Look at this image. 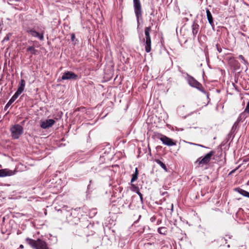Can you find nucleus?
<instances>
[{
	"instance_id": "f257e3e1",
	"label": "nucleus",
	"mask_w": 249,
	"mask_h": 249,
	"mask_svg": "<svg viewBox=\"0 0 249 249\" xmlns=\"http://www.w3.org/2000/svg\"><path fill=\"white\" fill-rule=\"evenodd\" d=\"M26 240L27 243L35 249H49L47 244L40 239L35 240L27 238Z\"/></svg>"
},
{
	"instance_id": "f03ea898",
	"label": "nucleus",
	"mask_w": 249,
	"mask_h": 249,
	"mask_svg": "<svg viewBox=\"0 0 249 249\" xmlns=\"http://www.w3.org/2000/svg\"><path fill=\"white\" fill-rule=\"evenodd\" d=\"M150 27H146L145 28V37L142 39V42L144 43L145 50L146 53H149L151 50V40L150 36Z\"/></svg>"
},
{
	"instance_id": "7ed1b4c3",
	"label": "nucleus",
	"mask_w": 249,
	"mask_h": 249,
	"mask_svg": "<svg viewBox=\"0 0 249 249\" xmlns=\"http://www.w3.org/2000/svg\"><path fill=\"white\" fill-rule=\"evenodd\" d=\"M214 154V152L211 151L207 153L204 157L199 158L196 161L195 163L197 164L199 167H202L209 163L212 157Z\"/></svg>"
},
{
	"instance_id": "20e7f679",
	"label": "nucleus",
	"mask_w": 249,
	"mask_h": 249,
	"mask_svg": "<svg viewBox=\"0 0 249 249\" xmlns=\"http://www.w3.org/2000/svg\"><path fill=\"white\" fill-rule=\"evenodd\" d=\"M134 12L137 18L138 24H139L140 19L142 18V10L140 0H133Z\"/></svg>"
},
{
	"instance_id": "39448f33",
	"label": "nucleus",
	"mask_w": 249,
	"mask_h": 249,
	"mask_svg": "<svg viewBox=\"0 0 249 249\" xmlns=\"http://www.w3.org/2000/svg\"><path fill=\"white\" fill-rule=\"evenodd\" d=\"M10 131L12 137L17 139L23 133V129L20 125L15 124L11 127Z\"/></svg>"
},
{
	"instance_id": "423d86ee",
	"label": "nucleus",
	"mask_w": 249,
	"mask_h": 249,
	"mask_svg": "<svg viewBox=\"0 0 249 249\" xmlns=\"http://www.w3.org/2000/svg\"><path fill=\"white\" fill-rule=\"evenodd\" d=\"M44 27L41 28L39 32L36 31L34 28L27 30V33L34 37L38 38L40 40H44Z\"/></svg>"
},
{
	"instance_id": "0eeeda50",
	"label": "nucleus",
	"mask_w": 249,
	"mask_h": 249,
	"mask_svg": "<svg viewBox=\"0 0 249 249\" xmlns=\"http://www.w3.org/2000/svg\"><path fill=\"white\" fill-rule=\"evenodd\" d=\"M156 138L160 139L162 142V143L165 145L171 146L176 145V142H174L172 139L161 134L158 133L156 135Z\"/></svg>"
},
{
	"instance_id": "6e6552de",
	"label": "nucleus",
	"mask_w": 249,
	"mask_h": 249,
	"mask_svg": "<svg viewBox=\"0 0 249 249\" xmlns=\"http://www.w3.org/2000/svg\"><path fill=\"white\" fill-rule=\"evenodd\" d=\"M77 77V75L74 73L68 71L63 73L62 76V80H70V79H76Z\"/></svg>"
},
{
	"instance_id": "1a4fd4ad",
	"label": "nucleus",
	"mask_w": 249,
	"mask_h": 249,
	"mask_svg": "<svg viewBox=\"0 0 249 249\" xmlns=\"http://www.w3.org/2000/svg\"><path fill=\"white\" fill-rule=\"evenodd\" d=\"M55 123L53 119H47L40 122V126L43 129L51 127Z\"/></svg>"
},
{
	"instance_id": "9d476101",
	"label": "nucleus",
	"mask_w": 249,
	"mask_h": 249,
	"mask_svg": "<svg viewBox=\"0 0 249 249\" xmlns=\"http://www.w3.org/2000/svg\"><path fill=\"white\" fill-rule=\"evenodd\" d=\"M16 171H12L8 169H0V177L11 176L16 173Z\"/></svg>"
},
{
	"instance_id": "9b49d317",
	"label": "nucleus",
	"mask_w": 249,
	"mask_h": 249,
	"mask_svg": "<svg viewBox=\"0 0 249 249\" xmlns=\"http://www.w3.org/2000/svg\"><path fill=\"white\" fill-rule=\"evenodd\" d=\"M188 81L191 86L197 89H199L200 87H201V85L192 76L188 77Z\"/></svg>"
},
{
	"instance_id": "f8f14e48",
	"label": "nucleus",
	"mask_w": 249,
	"mask_h": 249,
	"mask_svg": "<svg viewBox=\"0 0 249 249\" xmlns=\"http://www.w3.org/2000/svg\"><path fill=\"white\" fill-rule=\"evenodd\" d=\"M25 86V81L24 80L21 79L19 84L18 90L15 93L19 96L23 91Z\"/></svg>"
},
{
	"instance_id": "ddd939ff",
	"label": "nucleus",
	"mask_w": 249,
	"mask_h": 249,
	"mask_svg": "<svg viewBox=\"0 0 249 249\" xmlns=\"http://www.w3.org/2000/svg\"><path fill=\"white\" fill-rule=\"evenodd\" d=\"M230 63L231 66L234 68L235 70H237L240 68V64L234 58H231L230 60Z\"/></svg>"
},
{
	"instance_id": "4468645a",
	"label": "nucleus",
	"mask_w": 249,
	"mask_h": 249,
	"mask_svg": "<svg viewBox=\"0 0 249 249\" xmlns=\"http://www.w3.org/2000/svg\"><path fill=\"white\" fill-rule=\"evenodd\" d=\"M206 14H207V18L208 20L209 23L211 24V25L212 27L214 26L213 16H212V14L209 10H208V9L206 10Z\"/></svg>"
},
{
	"instance_id": "2eb2a0df",
	"label": "nucleus",
	"mask_w": 249,
	"mask_h": 249,
	"mask_svg": "<svg viewBox=\"0 0 249 249\" xmlns=\"http://www.w3.org/2000/svg\"><path fill=\"white\" fill-rule=\"evenodd\" d=\"M236 190L242 196H247L249 198V192L240 188H237L236 189Z\"/></svg>"
},
{
	"instance_id": "dca6fc26",
	"label": "nucleus",
	"mask_w": 249,
	"mask_h": 249,
	"mask_svg": "<svg viewBox=\"0 0 249 249\" xmlns=\"http://www.w3.org/2000/svg\"><path fill=\"white\" fill-rule=\"evenodd\" d=\"M158 232L162 235H166L167 233V229L164 227H161L158 229Z\"/></svg>"
},
{
	"instance_id": "f3484780",
	"label": "nucleus",
	"mask_w": 249,
	"mask_h": 249,
	"mask_svg": "<svg viewBox=\"0 0 249 249\" xmlns=\"http://www.w3.org/2000/svg\"><path fill=\"white\" fill-rule=\"evenodd\" d=\"M138 174H139L138 169L137 168H136L135 172L132 175V178L131 180V182H133L134 181H135V180H136L137 179L138 177Z\"/></svg>"
},
{
	"instance_id": "a211bd4d",
	"label": "nucleus",
	"mask_w": 249,
	"mask_h": 249,
	"mask_svg": "<svg viewBox=\"0 0 249 249\" xmlns=\"http://www.w3.org/2000/svg\"><path fill=\"white\" fill-rule=\"evenodd\" d=\"M155 162L158 163L159 165H160L161 167L166 172L167 171V168L166 166V165H165V164H164L161 161H160V160L159 159H156L155 160Z\"/></svg>"
},
{
	"instance_id": "6ab92c4d",
	"label": "nucleus",
	"mask_w": 249,
	"mask_h": 249,
	"mask_svg": "<svg viewBox=\"0 0 249 249\" xmlns=\"http://www.w3.org/2000/svg\"><path fill=\"white\" fill-rule=\"evenodd\" d=\"M27 51L30 52L32 54H36V53L38 52L37 50L35 49L34 46H29L27 48Z\"/></svg>"
},
{
	"instance_id": "aec40b11",
	"label": "nucleus",
	"mask_w": 249,
	"mask_h": 249,
	"mask_svg": "<svg viewBox=\"0 0 249 249\" xmlns=\"http://www.w3.org/2000/svg\"><path fill=\"white\" fill-rule=\"evenodd\" d=\"M192 30L194 35H196L198 30V25L197 24H193L192 26Z\"/></svg>"
},
{
	"instance_id": "412c9836",
	"label": "nucleus",
	"mask_w": 249,
	"mask_h": 249,
	"mask_svg": "<svg viewBox=\"0 0 249 249\" xmlns=\"http://www.w3.org/2000/svg\"><path fill=\"white\" fill-rule=\"evenodd\" d=\"M19 96L17 94L15 93L14 95L11 97L10 100L8 101V105H12V104L18 98Z\"/></svg>"
},
{
	"instance_id": "4be33fe9",
	"label": "nucleus",
	"mask_w": 249,
	"mask_h": 249,
	"mask_svg": "<svg viewBox=\"0 0 249 249\" xmlns=\"http://www.w3.org/2000/svg\"><path fill=\"white\" fill-rule=\"evenodd\" d=\"M238 58L239 59H240L241 60H242V62L245 64V65H247L248 64V62L247 60H246V59H245L244 57L242 55H239V56H238Z\"/></svg>"
},
{
	"instance_id": "5701e85b",
	"label": "nucleus",
	"mask_w": 249,
	"mask_h": 249,
	"mask_svg": "<svg viewBox=\"0 0 249 249\" xmlns=\"http://www.w3.org/2000/svg\"><path fill=\"white\" fill-rule=\"evenodd\" d=\"M244 112L247 113H249V101L248 102L247 106L245 109Z\"/></svg>"
},
{
	"instance_id": "b1692460",
	"label": "nucleus",
	"mask_w": 249,
	"mask_h": 249,
	"mask_svg": "<svg viewBox=\"0 0 249 249\" xmlns=\"http://www.w3.org/2000/svg\"><path fill=\"white\" fill-rule=\"evenodd\" d=\"M137 194L139 196L140 198L141 199V201L142 203H143L142 195L139 191L137 192Z\"/></svg>"
},
{
	"instance_id": "393cba45",
	"label": "nucleus",
	"mask_w": 249,
	"mask_h": 249,
	"mask_svg": "<svg viewBox=\"0 0 249 249\" xmlns=\"http://www.w3.org/2000/svg\"><path fill=\"white\" fill-rule=\"evenodd\" d=\"M155 220H156V217L155 216H153L151 217L150 221L152 222H154Z\"/></svg>"
},
{
	"instance_id": "a878e982",
	"label": "nucleus",
	"mask_w": 249,
	"mask_h": 249,
	"mask_svg": "<svg viewBox=\"0 0 249 249\" xmlns=\"http://www.w3.org/2000/svg\"><path fill=\"white\" fill-rule=\"evenodd\" d=\"M75 38V35L74 34H72L71 35V39L72 41H73Z\"/></svg>"
},
{
	"instance_id": "bb28decb",
	"label": "nucleus",
	"mask_w": 249,
	"mask_h": 249,
	"mask_svg": "<svg viewBox=\"0 0 249 249\" xmlns=\"http://www.w3.org/2000/svg\"><path fill=\"white\" fill-rule=\"evenodd\" d=\"M75 212V210H71V212L69 213V216H71L73 213Z\"/></svg>"
},
{
	"instance_id": "cd10ccee",
	"label": "nucleus",
	"mask_w": 249,
	"mask_h": 249,
	"mask_svg": "<svg viewBox=\"0 0 249 249\" xmlns=\"http://www.w3.org/2000/svg\"><path fill=\"white\" fill-rule=\"evenodd\" d=\"M11 105H8V103H7L4 107V109L6 110Z\"/></svg>"
},
{
	"instance_id": "c85d7f7f",
	"label": "nucleus",
	"mask_w": 249,
	"mask_h": 249,
	"mask_svg": "<svg viewBox=\"0 0 249 249\" xmlns=\"http://www.w3.org/2000/svg\"><path fill=\"white\" fill-rule=\"evenodd\" d=\"M9 36L8 35H7L4 38V39L3 40L4 41H8L9 40Z\"/></svg>"
},
{
	"instance_id": "c756f323",
	"label": "nucleus",
	"mask_w": 249,
	"mask_h": 249,
	"mask_svg": "<svg viewBox=\"0 0 249 249\" xmlns=\"http://www.w3.org/2000/svg\"><path fill=\"white\" fill-rule=\"evenodd\" d=\"M193 144H194V145H197V146H200V147H205V146H204L203 145H201V144H195V143H193Z\"/></svg>"
},
{
	"instance_id": "7c9ffc66",
	"label": "nucleus",
	"mask_w": 249,
	"mask_h": 249,
	"mask_svg": "<svg viewBox=\"0 0 249 249\" xmlns=\"http://www.w3.org/2000/svg\"><path fill=\"white\" fill-rule=\"evenodd\" d=\"M217 50H218V51L219 53L221 52V51H222V49H221V48H218V47H217Z\"/></svg>"
},
{
	"instance_id": "2f4dec72",
	"label": "nucleus",
	"mask_w": 249,
	"mask_h": 249,
	"mask_svg": "<svg viewBox=\"0 0 249 249\" xmlns=\"http://www.w3.org/2000/svg\"><path fill=\"white\" fill-rule=\"evenodd\" d=\"M66 211V209H65V207H63V208H62V209L61 210V211H62V212H63V213H64L65 211Z\"/></svg>"
},
{
	"instance_id": "473e14b6",
	"label": "nucleus",
	"mask_w": 249,
	"mask_h": 249,
	"mask_svg": "<svg viewBox=\"0 0 249 249\" xmlns=\"http://www.w3.org/2000/svg\"><path fill=\"white\" fill-rule=\"evenodd\" d=\"M173 207H174V206H173V204H172L171 205V210L172 212L173 211Z\"/></svg>"
},
{
	"instance_id": "72a5a7b5",
	"label": "nucleus",
	"mask_w": 249,
	"mask_h": 249,
	"mask_svg": "<svg viewBox=\"0 0 249 249\" xmlns=\"http://www.w3.org/2000/svg\"><path fill=\"white\" fill-rule=\"evenodd\" d=\"M19 248H23V246L22 245H20V246H19Z\"/></svg>"
},
{
	"instance_id": "f704fd0d",
	"label": "nucleus",
	"mask_w": 249,
	"mask_h": 249,
	"mask_svg": "<svg viewBox=\"0 0 249 249\" xmlns=\"http://www.w3.org/2000/svg\"><path fill=\"white\" fill-rule=\"evenodd\" d=\"M1 165L0 164V168H1Z\"/></svg>"
}]
</instances>
